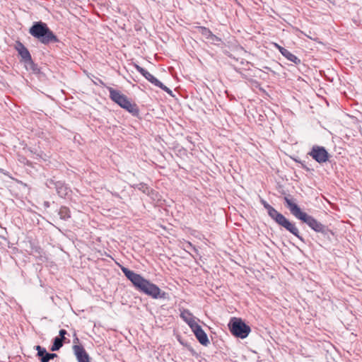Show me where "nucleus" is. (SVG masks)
<instances>
[{
	"label": "nucleus",
	"instance_id": "f257e3e1",
	"mask_svg": "<svg viewBox=\"0 0 362 362\" xmlns=\"http://www.w3.org/2000/svg\"><path fill=\"white\" fill-rule=\"evenodd\" d=\"M120 268L124 276L132 282L137 291L153 299H165L167 298V293L165 291H162L157 285L144 278L141 274L123 266H121Z\"/></svg>",
	"mask_w": 362,
	"mask_h": 362
},
{
	"label": "nucleus",
	"instance_id": "f03ea898",
	"mask_svg": "<svg viewBox=\"0 0 362 362\" xmlns=\"http://www.w3.org/2000/svg\"><path fill=\"white\" fill-rule=\"evenodd\" d=\"M284 202L286 206L290 210L291 214L296 218L306 223L312 230L316 233H321L324 237L330 238L331 235H334V233L328 226L318 221L313 216L303 211L300 208L288 197H284Z\"/></svg>",
	"mask_w": 362,
	"mask_h": 362
},
{
	"label": "nucleus",
	"instance_id": "7ed1b4c3",
	"mask_svg": "<svg viewBox=\"0 0 362 362\" xmlns=\"http://www.w3.org/2000/svg\"><path fill=\"white\" fill-rule=\"evenodd\" d=\"M30 34L44 45L58 42L59 40L57 35L49 29L47 25L42 21L33 23L29 29Z\"/></svg>",
	"mask_w": 362,
	"mask_h": 362
},
{
	"label": "nucleus",
	"instance_id": "20e7f679",
	"mask_svg": "<svg viewBox=\"0 0 362 362\" xmlns=\"http://www.w3.org/2000/svg\"><path fill=\"white\" fill-rule=\"evenodd\" d=\"M107 90L110 93V98L112 101L128 111L133 116H139V109L136 103H132L125 95L121 93L119 90H115L111 87H107Z\"/></svg>",
	"mask_w": 362,
	"mask_h": 362
},
{
	"label": "nucleus",
	"instance_id": "39448f33",
	"mask_svg": "<svg viewBox=\"0 0 362 362\" xmlns=\"http://www.w3.org/2000/svg\"><path fill=\"white\" fill-rule=\"evenodd\" d=\"M228 327L233 335L240 339L246 338L251 332L250 326L246 325L242 319L237 317L230 319Z\"/></svg>",
	"mask_w": 362,
	"mask_h": 362
},
{
	"label": "nucleus",
	"instance_id": "423d86ee",
	"mask_svg": "<svg viewBox=\"0 0 362 362\" xmlns=\"http://www.w3.org/2000/svg\"><path fill=\"white\" fill-rule=\"evenodd\" d=\"M279 226L293 234L301 242L305 243L304 238L300 235V231L294 222L289 221L282 214L278 213L272 218Z\"/></svg>",
	"mask_w": 362,
	"mask_h": 362
},
{
	"label": "nucleus",
	"instance_id": "0eeeda50",
	"mask_svg": "<svg viewBox=\"0 0 362 362\" xmlns=\"http://www.w3.org/2000/svg\"><path fill=\"white\" fill-rule=\"evenodd\" d=\"M308 154L320 164L326 163L329 158V154L326 148L317 145L313 146Z\"/></svg>",
	"mask_w": 362,
	"mask_h": 362
},
{
	"label": "nucleus",
	"instance_id": "6e6552de",
	"mask_svg": "<svg viewBox=\"0 0 362 362\" xmlns=\"http://www.w3.org/2000/svg\"><path fill=\"white\" fill-rule=\"evenodd\" d=\"M15 49L21 57V62L25 64L30 59H32L31 54L28 48L20 41H17L15 45Z\"/></svg>",
	"mask_w": 362,
	"mask_h": 362
},
{
	"label": "nucleus",
	"instance_id": "1a4fd4ad",
	"mask_svg": "<svg viewBox=\"0 0 362 362\" xmlns=\"http://www.w3.org/2000/svg\"><path fill=\"white\" fill-rule=\"evenodd\" d=\"M191 329L194 332L196 338L201 344L204 346H207L209 344V340L208 339L207 334L203 330V329L199 325L197 324L196 325H194V327H192Z\"/></svg>",
	"mask_w": 362,
	"mask_h": 362
},
{
	"label": "nucleus",
	"instance_id": "9d476101",
	"mask_svg": "<svg viewBox=\"0 0 362 362\" xmlns=\"http://www.w3.org/2000/svg\"><path fill=\"white\" fill-rule=\"evenodd\" d=\"M73 351L78 362H90L89 355L83 346L75 344L73 346Z\"/></svg>",
	"mask_w": 362,
	"mask_h": 362
},
{
	"label": "nucleus",
	"instance_id": "9b49d317",
	"mask_svg": "<svg viewBox=\"0 0 362 362\" xmlns=\"http://www.w3.org/2000/svg\"><path fill=\"white\" fill-rule=\"evenodd\" d=\"M181 318L189 326L190 328L193 327L197 323L194 320V317L188 310H183L180 313Z\"/></svg>",
	"mask_w": 362,
	"mask_h": 362
},
{
	"label": "nucleus",
	"instance_id": "f8f14e48",
	"mask_svg": "<svg viewBox=\"0 0 362 362\" xmlns=\"http://www.w3.org/2000/svg\"><path fill=\"white\" fill-rule=\"evenodd\" d=\"M55 189L58 195L61 197H66L71 192L69 187H68V186L62 181H59Z\"/></svg>",
	"mask_w": 362,
	"mask_h": 362
},
{
	"label": "nucleus",
	"instance_id": "ddd939ff",
	"mask_svg": "<svg viewBox=\"0 0 362 362\" xmlns=\"http://www.w3.org/2000/svg\"><path fill=\"white\" fill-rule=\"evenodd\" d=\"M35 349L37 351V356L40 361L41 362H48L49 352L47 351L46 349L40 345L35 346Z\"/></svg>",
	"mask_w": 362,
	"mask_h": 362
},
{
	"label": "nucleus",
	"instance_id": "4468645a",
	"mask_svg": "<svg viewBox=\"0 0 362 362\" xmlns=\"http://www.w3.org/2000/svg\"><path fill=\"white\" fill-rule=\"evenodd\" d=\"M150 83L153 84L155 86L159 87L167 93L172 95L173 91L165 86L162 82L157 79L155 76H152L151 78L148 81Z\"/></svg>",
	"mask_w": 362,
	"mask_h": 362
},
{
	"label": "nucleus",
	"instance_id": "2eb2a0df",
	"mask_svg": "<svg viewBox=\"0 0 362 362\" xmlns=\"http://www.w3.org/2000/svg\"><path fill=\"white\" fill-rule=\"evenodd\" d=\"M260 203L267 210L269 216L272 219L279 213L273 206L269 204L264 199H261Z\"/></svg>",
	"mask_w": 362,
	"mask_h": 362
},
{
	"label": "nucleus",
	"instance_id": "dca6fc26",
	"mask_svg": "<svg viewBox=\"0 0 362 362\" xmlns=\"http://www.w3.org/2000/svg\"><path fill=\"white\" fill-rule=\"evenodd\" d=\"M282 55L286 57L290 62H293L296 64H299L300 63V59L298 58L296 55L292 54L288 49L282 52Z\"/></svg>",
	"mask_w": 362,
	"mask_h": 362
},
{
	"label": "nucleus",
	"instance_id": "f3484780",
	"mask_svg": "<svg viewBox=\"0 0 362 362\" xmlns=\"http://www.w3.org/2000/svg\"><path fill=\"white\" fill-rule=\"evenodd\" d=\"M59 217L62 220H67L71 218V211L66 206H61L58 213Z\"/></svg>",
	"mask_w": 362,
	"mask_h": 362
},
{
	"label": "nucleus",
	"instance_id": "a211bd4d",
	"mask_svg": "<svg viewBox=\"0 0 362 362\" xmlns=\"http://www.w3.org/2000/svg\"><path fill=\"white\" fill-rule=\"evenodd\" d=\"M27 70L31 71L33 73L37 74L40 73V69L37 65L33 62V59L24 64Z\"/></svg>",
	"mask_w": 362,
	"mask_h": 362
},
{
	"label": "nucleus",
	"instance_id": "6ab92c4d",
	"mask_svg": "<svg viewBox=\"0 0 362 362\" xmlns=\"http://www.w3.org/2000/svg\"><path fill=\"white\" fill-rule=\"evenodd\" d=\"M64 341V340L62 339V338H59L57 337H54L53 339L52 345L50 349L51 351H56L59 350L63 346Z\"/></svg>",
	"mask_w": 362,
	"mask_h": 362
},
{
	"label": "nucleus",
	"instance_id": "aec40b11",
	"mask_svg": "<svg viewBox=\"0 0 362 362\" xmlns=\"http://www.w3.org/2000/svg\"><path fill=\"white\" fill-rule=\"evenodd\" d=\"M134 67L136 70L140 73L146 80L149 81L153 75L150 74L147 70L137 64H135Z\"/></svg>",
	"mask_w": 362,
	"mask_h": 362
},
{
	"label": "nucleus",
	"instance_id": "412c9836",
	"mask_svg": "<svg viewBox=\"0 0 362 362\" xmlns=\"http://www.w3.org/2000/svg\"><path fill=\"white\" fill-rule=\"evenodd\" d=\"M197 28L199 33H201L207 40H209V37H211L212 32L209 28L204 26H199Z\"/></svg>",
	"mask_w": 362,
	"mask_h": 362
},
{
	"label": "nucleus",
	"instance_id": "4be33fe9",
	"mask_svg": "<svg viewBox=\"0 0 362 362\" xmlns=\"http://www.w3.org/2000/svg\"><path fill=\"white\" fill-rule=\"evenodd\" d=\"M137 188L139 190L141 191L143 193L146 194H150V193L153 191L145 183H139L137 185Z\"/></svg>",
	"mask_w": 362,
	"mask_h": 362
},
{
	"label": "nucleus",
	"instance_id": "5701e85b",
	"mask_svg": "<svg viewBox=\"0 0 362 362\" xmlns=\"http://www.w3.org/2000/svg\"><path fill=\"white\" fill-rule=\"evenodd\" d=\"M58 182L59 181H55L52 179H48L46 181L45 185L49 189H56Z\"/></svg>",
	"mask_w": 362,
	"mask_h": 362
},
{
	"label": "nucleus",
	"instance_id": "b1692460",
	"mask_svg": "<svg viewBox=\"0 0 362 362\" xmlns=\"http://www.w3.org/2000/svg\"><path fill=\"white\" fill-rule=\"evenodd\" d=\"M209 40H210L213 43H216L218 42H221V38L218 37L216 35L211 34V37H209Z\"/></svg>",
	"mask_w": 362,
	"mask_h": 362
},
{
	"label": "nucleus",
	"instance_id": "393cba45",
	"mask_svg": "<svg viewBox=\"0 0 362 362\" xmlns=\"http://www.w3.org/2000/svg\"><path fill=\"white\" fill-rule=\"evenodd\" d=\"M67 334V332L65 329H60L59 332V338H62V339L65 340L66 337L65 335Z\"/></svg>",
	"mask_w": 362,
	"mask_h": 362
},
{
	"label": "nucleus",
	"instance_id": "a878e982",
	"mask_svg": "<svg viewBox=\"0 0 362 362\" xmlns=\"http://www.w3.org/2000/svg\"><path fill=\"white\" fill-rule=\"evenodd\" d=\"M35 252L39 254V258L40 260H42L43 256L42 253L43 252L42 250L40 247H35Z\"/></svg>",
	"mask_w": 362,
	"mask_h": 362
},
{
	"label": "nucleus",
	"instance_id": "bb28decb",
	"mask_svg": "<svg viewBox=\"0 0 362 362\" xmlns=\"http://www.w3.org/2000/svg\"><path fill=\"white\" fill-rule=\"evenodd\" d=\"M57 355L56 354H54V353H49V356H48V362L52 360V359H54V358H57Z\"/></svg>",
	"mask_w": 362,
	"mask_h": 362
},
{
	"label": "nucleus",
	"instance_id": "cd10ccee",
	"mask_svg": "<svg viewBox=\"0 0 362 362\" xmlns=\"http://www.w3.org/2000/svg\"><path fill=\"white\" fill-rule=\"evenodd\" d=\"M275 47L279 49V51L281 52V54H282V52L286 50V49H285L284 47H283L277 44H275Z\"/></svg>",
	"mask_w": 362,
	"mask_h": 362
},
{
	"label": "nucleus",
	"instance_id": "c85d7f7f",
	"mask_svg": "<svg viewBox=\"0 0 362 362\" xmlns=\"http://www.w3.org/2000/svg\"><path fill=\"white\" fill-rule=\"evenodd\" d=\"M99 82H100V84L105 86V83L101 80H99Z\"/></svg>",
	"mask_w": 362,
	"mask_h": 362
},
{
	"label": "nucleus",
	"instance_id": "c756f323",
	"mask_svg": "<svg viewBox=\"0 0 362 362\" xmlns=\"http://www.w3.org/2000/svg\"><path fill=\"white\" fill-rule=\"evenodd\" d=\"M264 68H265L266 69H267V70H271V69H270L269 67H268V66H265Z\"/></svg>",
	"mask_w": 362,
	"mask_h": 362
}]
</instances>
